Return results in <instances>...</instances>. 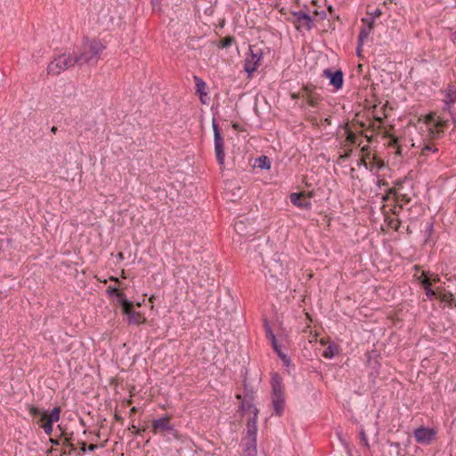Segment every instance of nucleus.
Here are the masks:
<instances>
[{
	"mask_svg": "<svg viewBox=\"0 0 456 456\" xmlns=\"http://www.w3.org/2000/svg\"><path fill=\"white\" fill-rule=\"evenodd\" d=\"M103 48L104 47L102 43L98 41L89 39L85 40L81 47L80 54L76 55V58L77 59V65H95L100 59Z\"/></svg>",
	"mask_w": 456,
	"mask_h": 456,
	"instance_id": "1",
	"label": "nucleus"
},
{
	"mask_svg": "<svg viewBox=\"0 0 456 456\" xmlns=\"http://www.w3.org/2000/svg\"><path fill=\"white\" fill-rule=\"evenodd\" d=\"M272 403L274 412L280 416L284 411L285 399L282 379L278 373H273L271 378Z\"/></svg>",
	"mask_w": 456,
	"mask_h": 456,
	"instance_id": "2",
	"label": "nucleus"
},
{
	"mask_svg": "<svg viewBox=\"0 0 456 456\" xmlns=\"http://www.w3.org/2000/svg\"><path fill=\"white\" fill-rule=\"evenodd\" d=\"M76 64H77L76 55L73 56L65 53L58 55L49 63L47 71L48 74L57 76Z\"/></svg>",
	"mask_w": 456,
	"mask_h": 456,
	"instance_id": "3",
	"label": "nucleus"
},
{
	"mask_svg": "<svg viewBox=\"0 0 456 456\" xmlns=\"http://www.w3.org/2000/svg\"><path fill=\"white\" fill-rule=\"evenodd\" d=\"M213 131L216 158L218 164L222 166L224 163V140L216 123H213Z\"/></svg>",
	"mask_w": 456,
	"mask_h": 456,
	"instance_id": "4",
	"label": "nucleus"
},
{
	"mask_svg": "<svg viewBox=\"0 0 456 456\" xmlns=\"http://www.w3.org/2000/svg\"><path fill=\"white\" fill-rule=\"evenodd\" d=\"M152 430L155 433L158 432H167L174 437L177 438V431L175 428L170 424L169 419L167 417H162L152 421Z\"/></svg>",
	"mask_w": 456,
	"mask_h": 456,
	"instance_id": "5",
	"label": "nucleus"
},
{
	"mask_svg": "<svg viewBox=\"0 0 456 456\" xmlns=\"http://www.w3.org/2000/svg\"><path fill=\"white\" fill-rule=\"evenodd\" d=\"M261 58V53H255L252 50H250V53L246 56L244 61V70L247 72L248 77H250L256 70Z\"/></svg>",
	"mask_w": 456,
	"mask_h": 456,
	"instance_id": "6",
	"label": "nucleus"
},
{
	"mask_svg": "<svg viewBox=\"0 0 456 456\" xmlns=\"http://www.w3.org/2000/svg\"><path fill=\"white\" fill-rule=\"evenodd\" d=\"M314 17L313 19L307 13L302 11L296 12L295 16L297 17V20L298 22V25H297V28H299V27L301 26H305L310 28L311 27L316 26L314 20L317 17H320V19H323L326 16V14L323 12H319L318 11H314Z\"/></svg>",
	"mask_w": 456,
	"mask_h": 456,
	"instance_id": "7",
	"label": "nucleus"
},
{
	"mask_svg": "<svg viewBox=\"0 0 456 456\" xmlns=\"http://www.w3.org/2000/svg\"><path fill=\"white\" fill-rule=\"evenodd\" d=\"M257 418L256 412L252 416L247 424V432L246 436L243 438V444H256V436H257Z\"/></svg>",
	"mask_w": 456,
	"mask_h": 456,
	"instance_id": "8",
	"label": "nucleus"
},
{
	"mask_svg": "<svg viewBox=\"0 0 456 456\" xmlns=\"http://www.w3.org/2000/svg\"><path fill=\"white\" fill-rule=\"evenodd\" d=\"M414 437L419 444H429L436 437L433 428L420 427L414 430Z\"/></svg>",
	"mask_w": 456,
	"mask_h": 456,
	"instance_id": "9",
	"label": "nucleus"
},
{
	"mask_svg": "<svg viewBox=\"0 0 456 456\" xmlns=\"http://www.w3.org/2000/svg\"><path fill=\"white\" fill-rule=\"evenodd\" d=\"M323 77L330 80V85L338 90L343 86V72L341 70H332L326 69L322 72Z\"/></svg>",
	"mask_w": 456,
	"mask_h": 456,
	"instance_id": "10",
	"label": "nucleus"
},
{
	"mask_svg": "<svg viewBox=\"0 0 456 456\" xmlns=\"http://www.w3.org/2000/svg\"><path fill=\"white\" fill-rule=\"evenodd\" d=\"M237 398L241 401L240 405V410L244 414L248 413V414H252V416H254L255 412H256V416L258 415V410L254 405L253 399L251 396L244 395L243 397H241L240 395H238Z\"/></svg>",
	"mask_w": 456,
	"mask_h": 456,
	"instance_id": "11",
	"label": "nucleus"
},
{
	"mask_svg": "<svg viewBox=\"0 0 456 456\" xmlns=\"http://www.w3.org/2000/svg\"><path fill=\"white\" fill-rule=\"evenodd\" d=\"M289 199L293 205L300 208L309 209L311 208L310 200L306 199L302 193L293 192L290 194Z\"/></svg>",
	"mask_w": 456,
	"mask_h": 456,
	"instance_id": "12",
	"label": "nucleus"
},
{
	"mask_svg": "<svg viewBox=\"0 0 456 456\" xmlns=\"http://www.w3.org/2000/svg\"><path fill=\"white\" fill-rule=\"evenodd\" d=\"M444 110H451L452 106L456 102V88L452 86H449L444 92Z\"/></svg>",
	"mask_w": 456,
	"mask_h": 456,
	"instance_id": "13",
	"label": "nucleus"
},
{
	"mask_svg": "<svg viewBox=\"0 0 456 456\" xmlns=\"http://www.w3.org/2000/svg\"><path fill=\"white\" fill-rule=\"evenodd\" d=\"M110 293L116 297L117 303L121 306L122 311H124L129 305H132V302L127 300L126 295L122 292H119L117 289H112L110 290Z\"/></svg>",
	"mask_w": 456,
	"mask_h": 456,
	"instance_id": "14",
	"label": "nucleus"
},
{
	"mask_svg": "<svg viewBox=\"0 0 456 456\" xmlns=\"http://www.w3.org/2000/svg\"><path fill=\"white\" fill-rule=\"evenodd\" d=\"M133 305H129L126 308L122 313L126 315L127 321L129 324H139L141 322V315L139 313L134 312L133 309Z\"/></svg>",
	"mask_w": 456,
	"mask_h": 456,
	"instance_id": "15",
	"label": "nucleus"
},
{
	"mask_svg": "<svg viewBox=\"0 0 456 456\" xmlns=\"http://www.w3.org/2000/svg\"><path fill=\"white\" fill-rule=\"evenodd\" d=\"M383 14V10L379 7H377L373 12V14L370 16V18H363L362 21L366 23L370 28H373L374 26H379V24L376 23V19L379 18Z\"/></svg>",
	"mask_w": 456,
	"mask_h": 456,
	"instance_id": "16",
	"label": "nucleus"
},
{
	"mask_svg": "<svg viewBox=\"0 0 456 456\" xmlns=\"http://www.w3.org/2000/svg\"><path fill=\"white\" fill-rule=\"evenodd\" d=\"M194 80H195L197 93L200 94L201 102H204L202 97L207 96V94H208L207 84L202 78H200L197 76L194 77Z\"/></svg>",
	"mask_w": 456,
	"mask_h": 456,
	"instance_id": "17",
	"label": "nucleus"
},
{
	"mask_svg": "<svg viewBox=\"0 0 456 456\" xmlns=\"http://www.w3.org/2000/svg\"><path fill=\"white\" fill-rule=\"evenodd\" d=\"M438 297L440 300L449 305H452L454 304V296L452 292L447 290H440L438 289Z\"/></svg>",
	"mask_w": 456,
	"mask_h": 456,
	"instance_id": "18",
	"label": "nucleus"
},
{
	"mask_svg": "<svg viewBox=\"0 0 456 456\" xmlns=\"http://www.w3.org/2000/svg\"><path fill=\"white\" fill-rule=\"evenodd\" d=\"M255 167L260 168V169H270L271 167V161L268 157L266 156H261L255 160L254 164Z\"/></svg>",
	"mask_w": 456,
	"mask_h": 456,
	"instance_id": "19",
	"label": "nucleus"
},
{
	"mask_svg": "<svg viewBox=\"0 0 456 456\" xmlns=\"http://www.w3.org/2000/svg\"><path fill=\"white\" fill-rule=\"evenodd\" d=\"M339 353L338 346L335 344H330L323 351L322 356L327 359H332Z\"/></svg>",
	"mask_w": 456,
	"mask_h": 456,
	"instance_id": "20",
	"label": "nucleus"
},
{
	"mask_svg": "<svg viewBox=\"0 0 456 456\" xmlns=\"http://www.w3.org/2000/svg\"><path fill=\"white\" fill-rule=\"evenodd\" d=\"M29 413L36 418H38V422L44 421L47 418V412L45 411H42L39 408L30 406L29 408Z\"/></svg>",
	"mask_w": 456,
	"mask_h": 456,
	"instance_id": "21",
	"label": "nucleus"
},
{
	"mask_svg": "<svg viewBox=\"0 0 456 456\" xmlns=\"http://www.w3.org/2000/svg\"><path fill=\"white\" fill-rule=\"evenodd\" d=\"M242 456H256V444H243Z\"/></svg>",
	"mask_w": 456,
	"mask_h": 456,
	"instance_id": "22",
	"label": "nucleus"
},
{
	"mask_svg": "<svg viewBox=\"0 0 456 456\" xmlns=\"http://www.w3.org/2000/svg\"><path fill=\"white\" fill-rule=\"evenodd\" d=\"M428 123H434V126L438 129L442 128L445 125V121H444L439 117L436 118L434 114H430L427 118Z\"/></svg>",
	"mask_w": 456,
	"mask_h": 456,
	"instance_id": "23",
	"label": "nucleus"
},
{
	"mask_svg": "<svg viewBox=\"0 0 456 456\" xmlns=\"http://www.w3.org/2000/svg\"><path fill=\"white\" fill-rule=\"evenodd\" d=\"M420 152L422 156L428 157L430 155V153H437L438 149L430 143H427L423 145Z\"/></svg>",
	"mask_w": 456,
	"mask_h": 456,
	"instance_id": "24",
	"label": "nucleus"
},
{
	"mask_svg": "<svg viewBox=\"0 0 456 456\" xmlns=\"http://www.w3.org/2000/svg\"><path fill=\"white\" fill-rule=\"evenodd\" d=\"M60 408L55 407L52 410L50 415L47 414V418L45 420H48L52 423L57 422L60 419Z\"/></svg>",
	"mask_w": 456,
	"mask_h": 456,
	"instance_id": "25",
	"label": "nucleus"
},
{
	"mask_svg": "<svg viewBox=\"0 0 456 456\" xmlns=\"http://www.w3.org/2000/svg\"><path fill=\"white\" fill-rule=\"evenodd\" d=\"M234 43V38L232 37H227L224 39H221L218 43V47L221 48H228Z\"/></svg>",
	"mask_w": 456,
	"mask_h": 456,
	"instance_id": "26",
	"label": "nucleus"
},
{
	"mask_svg": "<svg viewBox=\"0 0 456 456\" xmlns=\"http://www.w3.org/2000/svg\"><path fill=\"white\" fill-rule=\"evenodd\" d=\"M370 33V30H361L358 37V42H360V45H364L369 40Z\"/></svg>",
	"mask_w": 456,
	"mask_h": 456,
	"instance_id": "27",
	"label": "nucleus"
},
{
	"mask_svg": "<svg viewBox=\"0 0 456 456\" xmlns=\"http://www.w3.org/2000/svg\"><path fill=\"white\" fill-rule=\"evenodd\" d=\"M44 423L41 424V428L44 429L45 433L50 435L53 432V423L48 420H44Z\"/></svg>",
	"mask_w": 456,
	"mask_h": 456,
	"instance_id": "28",
	"label": "nucleus"
},
{
	"mask_svg": "<svg viewBox=\"0 0 456 456\" xmlns=\"http://www.w3.org/2000/svg\"><path fill=\"white\" fill-rule=\"evenodd\" d=\"M425 294L429 300H433L435 297L438 296V291L436 292L435 290L432 289V288H426Z\"/></svg>",
	"mask_w": 456,
	"mask_h": 456,
	"instance_id": "29",
	"label": "nucleus"
},
{
	"mask_svg": "<svg viewBox=\"0 0 456 456\" xmlns=\"http://www.w3.org/2000/svg\"><path fill=\"white\" fill-rule=\"evenodd\" d=\"M265 328L266 337L268 338V339H270L271 344H273V338H276V337L273 334V332L271 330V328L269 327V325L265 324Z\"/></svg>",
	"mask_w": 456,
	"mask_h": 456,
	"instance_id": "30",
	"label": "nucleus"
},
{
	"mask_svg": "<svg viewBox=\"0 0 456 456\" xmlns=\"http://www.w3.org/2000/svg\"><path fill=\"white\" fill-rule=\"evenodd\" d=\"M272 346H273V350L276 352V354H278V356H280V354H284L281 350V346L278 343L277 338H273V343L272 344Z\"/></svg>",
	"mask_w": 456,
	"mask_h": 456,
	"instance_id": "31",
	"label": "nucleus"
},
{
	"mask_svg": "<svg viewBox=\"0 0 456 456\" xmlns=\"http://www.w3.org/2000/svg\"><path fill=\"white\" fill-rule=\"evenodd\" d=\"M234 229L238 233H243V221L239 220L234 224Z\"/></svg>",
	"mask_w": 456,
	"mask_h": 456,
	"instance_id": "32",
	"label": "nucleus"
},
{
	"mask_svg": "<svg viewBox=\"0 0 456 456\" xmlns=\"http://www.w3.org/2000/svg\"><path fill=\"white\" fill-rule=\"evenodd\" d=\"M279 357L285 366L289 367L290 365V359L287 356L286 354H280Z\"/></svg>",
	"mask_w": 456,
	"mask_h": 456,
	"instance_id": "33",
	"label": "nucleus"
},
{
	"mask_svg": "<svg viewBox=\"0 0 456 456\" xmlns=\"http://www.w3.org/2000/svg\"><path fill=\"white\" fill-rule=\"evenodd\" d=\"M360 436H361V440L364 444V445L369 447V442H368V439H367V436H366L365 431L363 429L361 430Z\"/></svg>",
	"mask_w": 456,
	"mask_h": 456,
	"instance_id": "34",
	"label": "nucleus"
},
{
	"mask_svg": "<svg viewBox=\"0 0 456 456\" xmlns=\"http://www.w3.org/2000/svg\"><path fill=\"white\" fill-rule=\"evenodd\" d=\"M421 284L424 286L425 289H426V288H431V281H430V279L428 277L424 278L421 281Z\"/></svg>",
	"mask_w": 456,
	"mask_h": 456,
	"instance_id": "35",
	"label": "nucleus"
},
{
	"mask_svg": "<svg viewBox=\"0 0 456 456\" xmlns=\"http://www.w3.org/2000/svg\"><path fill=\"white\" fill-rule=\"evenodd\" d=\"M376 8L377 7H374L373 5H370V4L367 5L366 12H367V15L369 16L368 18H370V16L373 14Z\"/></svg>",
	"mask_w": 456,
	"mask_h": 456,
	"instance_id": "36",
	"label": "nucleus"
},
{
	"mask_svg": "<svg viewBox=\"0 0 456 456\" xmlns=\"http://www.w3.org/2000/svg\"><path fill=\"white\" fill-rule=\"evenodd\" d=\"M153 10H159L160 0H151Z\"/></svg>",
	"mask_w": 456,
	"mask_h": 456,
	"instance_id": "37",
	"label": "nucleus"
},
{
	"mask_svg": "<svg viewBox=\"0 0 456 456\" xmlns=\"http://www.w3.org/2000/svg\"><path fill=\"white\" fill-rule=\"evenodd\" d=\"M430 279V281L431 282H439L440 281V278L438 277V275L436 274H431L430 277H428Z\"/></svg>",
	"mask_w": 456,
	"mask_h": 456,
	"instance_id": "38",
	"label": "nucleus"
},
{
	"mask_svg": "<svg viewBox=\"0 0 456 456\" xmlns=\"http://www.w3.org/2000/svg\"><path fill=\"white\" fill-rule=\"evenodd\" d=\"M362 46H363V45H360V42H358L357 48H356V53L358 56H361Z\"/></svg>",
	"mask_w": 456,
	"mask_h": 456,
	"instance_id": "39",
	"label": "nucleus"
},
{
	"mask_svg": "<svg viewBox=\"0 0 456 456\" xmlns=\"http://www.w3.org/2000/svg\"><path fill=\"white\" fill-rule=\"evenodd\" d=\"M451 38L452 40V42L456 45V30H454L452 35H451Z\"/></svg>",
	"mask_w": 456,
	"mask_h": 456,
	"instance_id": "40",
	"label": "nucleus"
},
{
	"mask_svg": "<svg viewBox=\"0 0 456 456\" xmlns=\"http://www.w3.org/2000/svg\"><path fill=\"white\" fill-rule=\"evenodd\" d=\"M95 449H96V445H94V444H91V445H89V447H88V450H89L90 452H94Z\"/></svg>",
	"mask_w": 456,
	"mask_h": 456,
	"instance_id": "41",
	"label": "nucleus"
},
{
	"mask_svg": "<svg viewBox=\"0 0 456 456\" xmlns=\"http://www.w3.org/2000/svg\"><path fill=\"white\" fill-rule=\"evenodd\" d=\"M361 165H362L365 168H368L367 163L364 160L361 161Z\"/></svg>",
	"mask_w": 456,
	"mask_h": 456,
	"instance_id": "42",
	"label": "nucleus"
},
{
	"mask_svg": "<svg viewBox=\"0 0 456 456\" xmlns=\"http://www.w3.org/2000/svg\"><path fill=\"white\" fill-rule=\"evenodd\" d=\"M328 11L331 13L333 12V7L331 5H329Z\"/></svg>",
	"mask_w": 456,
	"mask_h": 456,
	"instance_id": "43",
	"label": "nucleus"
},
{
	"mask_svg": "<svg viewBox=\"0 0 456 456\" xmlns=\"http://www.w3.org/2000/svg\"><path fill=\"white\" fill-rule=\"evenodd\" d=\"M130 411H131L132 413H134V412L136 411V408H135V407H133V408L130 410Z\"/></svg>",
	"mask_w": 456,
	"mask_h": 456,
	"instance_id": "44",
	"label": "nucleus"
},
{
	"mask_svg": "<svg viewBox=\"0 0 456 456\" xmlns=\"http://www.w3.org/2000/svg\"><path fill=\"white\" fill-rule=\"evenodd\" d=\"M312 4H313L314 5H317V0H312Z\"/></svg>",
	"mask_w": 456,
	"mask_h": 456,
	"instance_id": "45",
	"label": "nucleus"
},
{
	"mask_svg": "<svg viewBox=\"0 0 456 456\" xmlns=\"http://www.w3.org/2000/svg\"><path fill=\"white\" fill-rule=\"evenodd\" d=\"M56 129H57V128H56L55 126H53V127H52V131H53V133H55Z\"/></svg>",
	"mask_w": 456,
	"mask_h": 456,
	"instance_id": "46",
	"label": "nucleus"
},
{
	"mask_svg": "<svg viewBox=\"0 0 456 456\" xmlns=\"http://www.w3.org/2000/svg\"><path fill=\"white\" fill-rule=\"evenodd\" d=\"M387 4V1H384L383 3V6H386Z\"/></svg>",
	"mask_w": 456,
	"mask_h": 456,
	"instance_id": "47",
	"label": "nucleus"
},
{
	"mask_svg": "<svg viewBox=\"0 0 456 456\" xmlns=\"http://www.w3.org/2000/svg\"><path fill=\"white\" fill-rule=\"evenodd\" d=\"M51 443L56 444V442L53 439H51Z\"/></svg>",
	"mask_w": 456,
	"mask_h": 456,
	"instance_id": "48",
	"label": "nucleus"
}]
</instances>
